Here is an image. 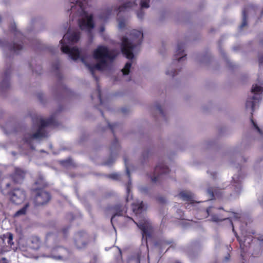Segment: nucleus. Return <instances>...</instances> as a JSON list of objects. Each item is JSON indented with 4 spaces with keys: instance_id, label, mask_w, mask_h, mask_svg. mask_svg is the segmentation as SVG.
Instances as JSON below:
<instances>
[{
    "instance_id": "26",
    "label": "nucleus",
    "mask_w": 263,
    "mask_h": 263,
    "mask_svg": "<svg viewBox=\"0 0 263 263\" xmlns=\"http://www.w3.org/2000/svg\"><path fill=\"white\" fill-rule=\"evenodd\" d=\"M127 263H140V260L138 257H132L128 259Z\"/></svg>"
},
{
    "instance_id": "34",
    "label": "nucleus",
    "mask_w": 263,
    "mask_h": 263,
    "mask_svg": "<svg viewBox=\"0 0 263 263\" xmlns=\"http://www.w3.org/2000/svg\"><path fill=\"white\" fill-rule=\"evenodd\" d=\"M174 71L173 70H171V71L170 72V71L168 70H167L166 72V73L167 74V75H170V76H174Z\"/></svg>"
},
{
    "instance_id": "13",
    "label": "nucleus",
    "mask_w": 263,
    "mask_h": 263,
    "mask_svg": "<svg viewBox=\"0 0 263 263\" xmlns=\"http://www.w3.org/2000/svg\"><path fill=\"white\" fill-rule=\"evenodd\" d=\"M137 6V4L135 1H127L122 5L118 6L117 10L118 13L128 11L134 6Z\"/></svg>"
},
{
    "instance_id": "21",
    "label": "nucleus",
    "mask_w": 263,
    "mask_h": 263,
    "mask_svg": "<svg viewBox=\"0 0 263 263\" xmlns=\"http://www.w3.org/2000/svg\"><path fill=\"white\" fill-rule=\"evenodd\" d=\"M122 54L129 60L135 58L136 55L133 53V50H121Z\"/></svg>"
},
{
    "instance_id": "22",
    "label": "nucleus",
    "mask_w": 263,
    "mask_h": 263,
    "mask_svg": "<svg viewBox=\"0 0 263 263\" xmlns=\"http://www.w3.org/2000/svg\"><path fill=\"white\" fill-rule=\"evenodd\" d=\"M132 67V63L130 62H127L123 69L122 72L123 75H127L129 73Z\"/></svg>"
},
{
    "instance_id": "43",
    "label": "nucleus",
    "mask_w": 263,
    "mask_h": 263,
    "mask_svg": "<svg viewBox=\"0 0 263 263\" xmlns=\"http://www.w3.org/2000/svg\"><path fill=\"white\" fill-rule=\"evenodd\" d=\"M226 259H227V260H228V259H229V257H226Z\"/></svg>"
},
{
    "instance_id": "16",
    "label": "nucleus",
    "mask_w": 263,
    "mask_h": 263,
    "mask_svg": "<svg viewBox=\"0 0 263 263\" xmlns=\"http://www.w3.org/2000/svg\"><path fill=\"white\" fill-rule=\"evenodd\" d=\"M51 251L52 254L51 255V257L55 259H61L63 258V253L66 250L62 248L53 247L51 248Z\"/></svg>"
},
{
    "instance_id": "29",
    "label": "nucleus",
    "mask_w": 263,
    "mask_h": 263,
    "mask_svg": "<svg viewBox=\"0 0 263 263\" xmlns=\"http://www.w3.org/2000/svg\"><path fill=\"white\" fill-rule=\"evenodd\" d=\"M39 48H43L44 49H51L52 47L49 45H43L40 46Z\"/></svg>"
},
{
    "instance_id": "25",
    "label": "nucleus",
    "mask_w": 263,
    "mask_h": 263,
    "mask_svg": "<svg viewBox=\"0 0 263 263\" xmlns=\"http://www.w3.org/2000/svg\"><path fill=\"white\" fill-rule=\"evenodd\" d=\"M180 196L182 197V198L184 200H190L192 197V194L191 193L184 192L181 193L180 194Z\"/></svg>"
},
{
    "instance_id": "28",
    "label": "nucleus",
    "mask_w": 263,
    "mask_h": 263,
    "mask_svg": "<svg viewBox=\"0 0 263 263\" xmlns=\"http://www.w3.org/2000/svg\"><path fill=\"white\" fill-rule=\"evenodd\" d=\"M184 47V43L182 42L178 43L177 49L180 50Z\"/></svg>"
},
{
    "instance_id": "15",
    "label": "nucleus",
    "mask_w": 263,
    "mask_h": 263,
    "mask_svg": "<svg viewBox=\"0 0 263 263\" xmlns=\"http://www.w3.org/2000/svg\"><path fill=\"white\" fill-rule=\"evenodd\" d=\"M149 0H141L140 10L137 12V17L139 19L142 20L143 18L144 13L142 9L149 8Z\"/></svg>"
},
{
    "instance_id": "17",
    "label": "nucleus",
    "mask_w": 263,
    "mask_h": 263,
    "mask_svg": "<svg viewBox=\"0 0 263 263\" xmlns=\"http://www.w3.org/2000/svg\"><path fill=\"white\" fill-rule=\"evenodd\" d=\"M24 174L25 173L22 170L16 168L13 176V179L16 182H20L23 179Z\"/></svg>"
},
{
    "instance_id": "42",
    "label": "nucleus",
    "mask_w": 263,
    "mask_h": 263,
    "mask_svg": "<svg viewBox=\"0 0 263 263\" xmlns=\"http://www.w3.org/2000/svg\"><path fill=\"white\" fill-rule=\"evenodd\" d=\"M240 246H241V247H242V242H241V241H240Z\"/></svg>"
},
{
    "instance_id": "9",
    "label": "nucleus",
    "mask_w": 263,
    "mask_h": 263,
    "mask_svg": "<svg viewBox=\"0 0 263 263\" xmlns=\"http://www.w3.org/2000/svg\"><path fill=\"white\" fill-rule=\"evenodd\" d=\"M256 9L253 5L247 6L242 11V22L239 26L240 30L247 25V18L248 16H253L256 14Z\"/></svg>"
},
{
    "instance_id": "11",
    "label": "nucleus",
    "mask_w": 263,
    "mask_h": 263,
    "mask_svg": "<svg viewBox=\"0 0 263 263\" xmlns=\"http://www.w3.org/2000/svg\"><path fill=\"white\" fill-rule=\"evenodd\" d=\"M50 199V196L48 193L40 190L37 193L35 198V203L36 205H43L47 203Z\"/></svg>"
},
{
    "instance_id": "5",
    "label": "nucleus",
    "mask_w": 263,
    "mask_h": 263,
    "mask_svg": "<svg viewBox=\"0 0 263 263\" xmlns=\"http://www.w3.org/2000/svg\"><path fill=\"white\" fill-rule=\"evenodd\" d=\"M81 38L80 31L78 29H69L61 41L62 44L60 49H79L76 47H72L78 43Z\"/></svg>"
},
{
    "instance_id": "6",
    "label": "nucleus",
    "mask_w": 263,
    "mask_h": 263,
    "mask_svg": "<svg viewBox=\"0 0 263 263\" xmlns=\"http://www.w3.org/2000/svg\"><path fill=\"white\" fill-rule=\"evenodd\" d=\"M263 91L261 83L256 84L252 86L251 92L253 94L252 98L248 99L246 103V107L251 108L253 111L255 105L258 103L261 98V94Z\"/></svg>"
},
{
    "instance_id": "31",
    "label": "nucleus",
    "mask_w": 263,
    "mask_h": 263,
    "mask_svg": "<svg viewBox=\"0 0 263 263\" xmlns=\"http://www.w3.org/2000/svg\"><path fill=\"white\" fill-rule=\"evenodd\" d=\"M127 193L128 194V197L127 198L126 200H127V201H129V197L130 196V193H129V187H128L127 189Z\"/></svg>"
},
{
    "instance_id": "30",
    "label": "nucleus",
    "mask_w": 263,
    "mask_h": 263,
    "mask_svg": "<svg viewBox=\"0 0 263 263\" xmlns=\"http://www.w3.org/2000/svg\"><path fill=\"white\" fill-rule=\"evenodd\" d=\"M105 30V26L104 25H102L100 27L99 31L100 33H103Z\"/></svg>"
},
{
    "instance_id": "1",
    "label": "nucleus",
    "mask_w": 263,
    "mask_h": 263,
    "mask_svg": "<svg viewBox=\"0 0 263 263\" xmlns=\"http://www.w3.org/2000/svg\"><path fill=\"white\" fill-rule=\"evenodd\" d=\"M73 60H81L88 67L92 75L95 71L103 70L108 62L117 56L116 50H95L92 57L84 58L81 55V50H62Z\"/></svg>"
},
{
    "instance_id": "39",
    "label": "nucleus",
    "mask_w": 263,
    "mask_h": 263,
    "mask_svg": "<svg viewBox=\"0 0 263 263\" xmlns=\"http://www.w3.org/2000/svg\"><path fill=\"white\" fill-rule=\"evenodd\" d=\"M235 217L236 218H238L239 217V215L238 214H237V215H235Z\"/></svg>"
},
{
    "instance_id": "33",
    "label": "nucleus",
    "mask_w": 263,
    "mask_h": 263,
    "mask_svg": "<svg viewBox=\"0 0 263 263\" xmlns=\"http://www.w3.org/2000/svg\"><path fill=\"white\" fill-rule=\"evenodd\" d=\"M96 49H107V48L104 46H99Z\"/></svg>"
},
{
    "instance_id": "19",
    "label": "nucleus",
    "mask_w": 263,
    "mask_h": 263,
    "mask_svg": "<svg viewBox=\"0 0 263 263\" xmlns=\"http://www.w3.org/2000/svg\"><path fill=\"white\" fill-rule=\"evenodd\" d=\"M168 172V168L163 164H161L157 165L154 171V175L162 174Z\"/></svg>"
},
{
    "instance_id": "12",
    "label": "nucleus",
    "mask_w": 263,
    "mask_h": 263,
    "mask_svg": "<svg viewBox=\"0 0 263 263\" xmlns=\"http://www.w3.org/2000/svg\"><path fill=\"white\" fill-rule=\"evenodd\" d=\"M0 48H10V49H22L23 46L20 44H11L6 40L0 39Z\"/></svg>"
},
{
    "instance_id": "36",
    "label": "nucleus",
    "mask_w": 263,
    "mask_h": 263,
    "mask_svg": "<svg viewBox=\"0 0 263 263\" xmlns=\"http://www.w3.org/2000/svg\"><path fill=\"white\" fill-rule=\"evenodd\" d=\"M152 180L153 181H156L157 180L156 177H154L152 178Z\"/></svg>"
},
{
    "instance_id": "18",
    "label": "nucleus",
    "mask_w": 263,
    "mask_h": 263,
    "mask_svg": "<svg viewBox=\"0 0 263 263\" xmlns=\"http://www.w3.org/2000/svg\"><path fill=\"white\" fill-rule=\"evenodd\" d=\"M75 244L77 248H81L85 246L84 237L81 233H78L74 236Z\"/></svg>"
},
{
    "instance_id": "40",
    "label": "nucleus",
    "mask_w": 263,
    "mask_h": 263,
    "mask_svg": "<svg viewBox=\"0 0 263 263\" xmlns=\"http://www.w3.org/2000/svg\"><path fill=\"white\" fill-rule=\"evenodd\" d=\"M115 216H116V215H114V216L112 217V218H111V221H112L113 219L115 217Z\"/></svg>"
},
{
    "instance_id": "2",
    "label": "nucleus",
    "mask_w": 263,
    "mask_h": 263,
    "mask_svg": "<svg viewBox=\"0 0 263 263\" xmlns=\"http://www.w3.org/2000/svg\"><path fill=\"white\" fill-rule=\"evenodd\" d=\"M70 10L78 16V22L80 28L82 30L88 32L89 42H92L91 30L95 27L93 21V16L84 11L83 4L79 0H70Z\"/></svg>"
},
{
    "instance_id": "35",
    "label": "nucleus",
    "mask_w": 263,
    "mask_h": 263,
    "mask_svg": "<svg viewBox=\"0 0 263 263\" xmlns=\"http://www.w3.org/2000/svg\"><path fill=\"white\" fill-rule=\"evenodd\" d=\"M125 166H126V172H127V173L128 174H129V171H128V168L127 166V164H126V162H125Z\"/></svg>"
},
{
    "instance_id": "41",
    "label": "nucleus",
    "mask_w": 263,
    "mask_h": 263,
    "mask_svg": "<svg viewBox=\"0 0 263 263\" xmlns=\"http://www.w3.org/2000/svg\"><path fill=\"white\" fill-rule=\"evenodd\" d=\"M115 175H112V178H114V179L116 178V177H115V176H115Z\"/></svg>"
},
{
    "instance_id": "10",
    "label": "nucleus",
    "mask_w": 263,
    "mask_h": 263,
    "mask_svg": "<svg viewBox=\"0 0 263 263\" xmlns=\"http://www.w3.org/2000/svg\"><path fill=\"white\" fill-rule=\"evenodd\" d=\"M40 126L37 132L34 134L32 136V139H39L42 137L46 136V134L44 130V127L49 125L50 121L44 119H40L39 121Z\"/></svg>"
},
{
    "instance_id": "14",
    "label": "nucleus",
    "mask_w": 263,
    "mask_h": 263,
    "mask_svg": "<svg viewBox=\"0 0 263 263\" xmlns=\"http://www.w3.org/2000/svg\"><path fill=\"white\" fill-rule=\"evenodd\" d=\"M27 243L29 249L35 250L38 249L40 246V239L36 236H33L30 238L28 240Z\"/></svg>"
},
{
    "instance_id": "3",
    "label": "nucleus",
    "mask_w": 263,
    "mask_h": 263,
    "mask_svg": "<svg viewBox=\"0 0 263 263\" xmlns=\"http://www.w3.org/2000/svg\"><path fill=\"white\" fill-rule=\"evenodd\" d=\"M132 206L133 212L136 216L134 221L141 230L143 238L145 236L146 237L149 235V232L152 228L148 220L146 218L143 214L146 207L142 202L140 201H137L133 203Z\"/></svg>"
},
{
    "instance_id": "20",
    "label": "nucleus",
    "mask_w": 263,
    "mask_h": 263,
    "mask_svg": "<svg viewBox=\"0 0 263 263\" xmlns=\"http://www.w3.org/2000/svg\"><path fill=\"white\" fill-rule=\"evenodd\" d=\"M13 236L11 233H7L4 235V240L6 241L7 243L12 247L14 244L13 242Z\"/></svg>"
},
{
    "instance_id": "32",
    "label": "nucleus",
    "mask_w": 263,
    "mask_h": 263,
    "mask_svg": "<svg viewBox=\"0 0 263 263\" xmlns=\"http://www.w3.org/2000/svg\"><path fill=\"white\" fill-rule=\"evenodd\" d=\"M252 124H253L254 126L256 128V129L258 131L259 133H260V130L259 128V127L256 125V124L254 123V122L252 120Z\"/></svg>"
},
{
    "instance_id": "8",
    "label": "nucleus",
    "mask_w": 263,
    "mask_h": 263,
    "mask_svg": "<svg viewBox=\"0 0 263 263\" xmlns=\"http://www.w3.org/2000/svg\"><path fill=\"white\" fill-rule=\"evenodd\" d=\"M117 5H111L104 9L98 15V17L102 21H107L110 17L114 16L115 13L119 14Z\"/></svg>"
},
{
    "instance_id": "38",
    "label": "nucleus",
    "mask_w": 263,
    "mask_h": 263,
    "mask_svg": "<svg viewBox=\"0 0 263 263\" xmlns=\"http://www.w3.org/2000/svg\"><path fill=\"white\" fill-rule=\"evenodd\" d=\"M213 220L214 221H218V220H220V219H218V218H214Z\"/></svg>"
},
{
    "instance_id": "37",
    "label": "nucleus",
    "mask_w": 263,
    "mask_h": 263,
    "mask_svg": "<svg viewBox=\"0 0 263 263\" xmlns=\"http://www.w3.org/2000/svg\"><path fill=\"white\" fill-rule=\"evenodd\" d=\"M210 208H209V209H208L206 210V212L208 214V215H210Z\"/></svg>"
},
{
    "instance_id": "27",
    "label": "nucleus",
    "mask_w": 263,
    "mask_h": 263,
    "mask_svg": "<svg viewBox=\"0 0 263 263\" xmlns=\"http://www.w3.org/2000/svg\"><path fill=\"white\" fill-rule=\"evenodd\" d=\"M184 50H176L177 52V54L179 56V57H176V59H177L178 61H181V59H182L184 58Z\"/></svg>"
},
{
    "instance_id": "24",
    "label": "nucleus",
    "mask_w": 263,
    "mask_h": 263,
    "mask_svg": "<svg viewBox=\"0 0 263 263\" xmlns=\"http://www.w3.org/2000/svg\"><path fill=\"white\" fill-rule=\"evenodd\" d=\"M29 205L28 204H26L25 206L22 209H20L18 211H17L14 216V217H20L23 215H24L26 214L27 209L28 208Z\"/></svg>"
},
{
    "instance_id": "4",
    "label": "nucleus",
    "mask_w": 263,
    "mask_h": 263,
    "mask_svg": "<svg viewBox=\"0 0 263 263\" xmlns=\"http://www.w3.org/2000/svg\"><path fill=\"white\" fill-rule=\"evenodd\" d=\"M143 37V33L141 30H132L128 36L122 37L121 49H135L139 48L142 44Z\"/></svg>"
},
{
    "instance_id": "7",
    "label": "nucleus",
    "mask_w": 263,
    "mask_h": 263,
    "mask_svg": "<svg viewBox=\"0 0 263 263\" xmlns=\"http://www.w3.org/2000/svg\"><path fill=\"white\" fill-rule=\"evenodd\" d=\"M26 198L25 191L21 189H15L10 194V199L16 204H20Z\"/></svg>"
},
{
    "instance_id": "23",
    "label": "nucleus",
    "mask_w": 263,
    "mask_h": 263,
    "mask_svg": "<svg viewBox=\"0 0 263 263\" xmlns=\"http://www.w3.org/2000/svg\"><path fill=\"white\" fill-rule=\"evenodd\" d=\"M118 27L120 29H125L127 26V21L123 18L119 17L118 18Z\"/></svg>"
}]
</instances>
